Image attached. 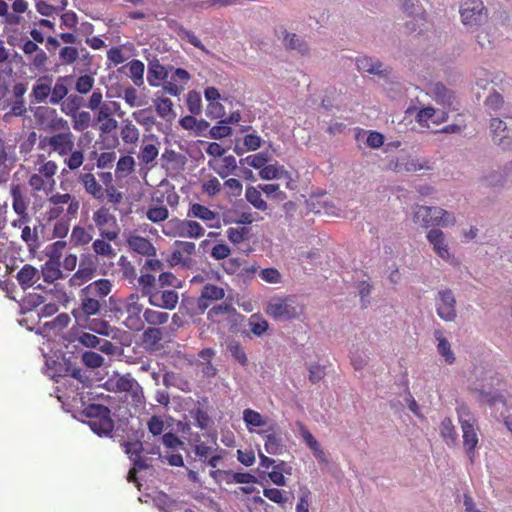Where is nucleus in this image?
I'll return each instance as SVG.
<instances>
[{
    "instance_id": "18",
    "label": "nucleus",
    "mask_w": 512,
    "mask_h": 512,
    "mask_svg": "<svg viewBox=\"0 0 512 512\" xmlns=\"http://www.w3.org/2000/svg\"><path fill=\"white\" fill-rule=\"evenodd\" d=\"M224 297L225 290L223 287L213 283H206L203 285L201 294L197 299V307L201 312H204L212 302L222 300Z\"/></svg>"
},
{
    "instance_id": "4",
    "label": "nucleus",
    "mask_w": 512,
    "mask_h": 512,
    "mask_svg": "<svg viewBox=\"0 0 512 512\" xmlns=\"http://www.w3.org/2000/svg\"><path fill=\"white\" fill-rule=\"evenodd\" d=\"M47 207L45 211V219L47 221L57 220L64 214V206L68 205L66 215L69 219H74L78 215L80 209L79 200L69 193H53L47 199Z\"/></svg>"
},
{
    "instance_id": "48",
    "label": "nucleus",
    "mask_w": 512,
    "mask_h": 512,
    "mask_svg": "<svg viewBox=\"0 0 512 512\" xmlns=\"http://www.w3.org/2000/svg\"><path fill=\"white\" fill-rule=\"evenodd\" d=\"M70 240L75 246H85L93 241V236L85 227L76 225L72 229Z\"/></svg>"
},
{
    "instance_id": "44",
    "label": "nucleus",
    "mask_w": 512,
    "mask_h": 512,
    "mask_svg": "<svg viewBox=\"0 0 512 512\" xmlns=\"http://www.w3.org/2000/svg\"><path fill=\"white\" fill-rule=\"evenodd\" d=\"M135 168V160L130 155L121 156L116 164L115 177L117 179L126 178Z\"/></svg>"
},
{
    "instance_id": "50",
    "label": "nucleus",
    "mask_w": 512,
    "mask_h": 512,
    "mask_svg": "<svg viewBox=\"0 0 512 512\" xmlns=\"http://www.w3.org/2000/svg\"><path fill=\"white\" fill-rule=\"evenodd\" d=\"M440 434L448 445H454L457 442L458 434L450 418H444L440 425Z\"/></svg>"
},
{
    "instance_id": "2",
    "label": "nucleus",
    "mask_w": 512,
    "mask_h": 512,
    "mask_svg": "<svg viewBox=\"0 0 512 512\" xmlns=\"http://www.w3.org/2000/svg\"><path fill=\"white\" fill-rule=\"evenodd\" d=\"M75 148V136L71 131L58 132L49 136L40 137L38 149L47 152V155L55 153L64 157V164L71 171L79 169L84 163V152Z\"/></svg>"
},
{
    "instance_id": "39",
    "label": "nucleus",
    "mask_w": 512,
    "mask_h": 512,
    "mask_svg": "<svg viewBox=\"0 0 512 512\" xmlns=\"http://www.w3.org/2000/svg\"><path fill=\"white\" fill-rule=\"evenodd\" d=\"M356 65L359 71L367 72L373 75H382L386 69H382L383 64L368 56H359L356 58Z\"/></svg>"
},
{
    "instance_id": "60",
    "label": "nucleus",
    "mask_w": 512,
    "mask_h": 512,
    "mask_svg": "<svg viewBox=\"0 0 512 512\" xmlns=\"http://www.w3.org/2000/svg\"><path fill=\"white\" fill-rule=\"evenodd\" d=\"M95 80L91 75H81L76 79L75 91L79 94L85 95L92 91Z\"/></svg>"
},
{
    "instance_id": "45",
    "label": "nucleus",
    "mask_w": 512,
    "mask_h": 512,
    "mask_svg": "<svg viewBox=\"0 0 512 512\" xmlns=\"http://www.w3.org/2000/svg\"><path fill=\"white\" fill-rule=\"evenodd\" d=\"M155 109L159 117L165 120H172L175 117L173 103L167 97H161L154 100Z\"/></svg>"
},
{
    "instance_id": "14",
    "label": "nucleus",
    "mask_w": 512,
    "mask_h": 512,
    "mask_svg": "<svg viewBox=\"0 0 512 512\" xmlns=\"http://www.w3.org/2000/svg\"><path fill=\"white\" fill-rule=\"evenodd\" d=\"M85 166L83 171L77 175V181L82 185L85 193L95 200L103 201L105 199L104 186L96 179L95 175Z\"/></svg>"
},
{
    "instance_id": "20",
    "label": "nucleus",
    "mask_w": 512,
    "mask_h": 512,
    "mask_svg": "<svg viewBox=\"0 0 512 512\" xmlns=\"http://www.w3.org/2000/svg\"><path fill=\"white\" fill-rule=\"evenodd\" d=\"M124 309L127 313V326L130 328H140L141 327V318L140 314L143 311V305L140 303V297L138 294L133 293L129 295L124 303Z\"/></svg>"
},
{
    "instance_id": "59",
    "label": "nucleus",
    "mask_w": 512,
    "mask_h": 512,
    "mask_svg": "<svg viewBox=\"0 0 512 512\" xmlns=\"http://www.w3.org/2000/svg\"><path fill=\"white\" fill-rule=\"evenodd\" d=\"M139 286L141 287L142 295L150 297V294H153L154 291H156L155 284H156V278L154 275L145 273L141 274V276L138 278Z\"/></svg>"
},
{
    "instance_id": "34",
    "label": "nucleus",
    "mask_w": 512,
    "mask_h": 512,
    "mask_svg": "<svg viewBox=\"0 0 512 512\" xmlns=\"http://www.w3.org/2000/svg\"><path fill=\"white\" fill-rule=\"evenodd\" d=\"M95 121L99 124V130L103 134L112 132L118 125L117 120L113 118V114H111V110L103 106L97 110Z\"/></svg>"
},
{
    "instance_id": "5",
    "label": "nucleus",
    "mask_w": 512,
    "mask_h": 512,
    "mask_svg": "<svg viewBox=\"0 0 512 512\" xmlns=\"http://www.w3.org/2000/svg\"><path fill=\"white\" fill-rule=\"evenodd\" d=\"M457 414L463 433V447L470 461L473 463L475 460V450L479 443L476 419L466 405L459 406L457 408Z\"/></svg>"
},
{
    "instance_id": "3",
    "label": "nucleus",
    "mask_w": 512,
    "mask_h": 512,
    "mask_svg": "<svg viewBox=\"0 0 512 512\" xmlns=\"http://www.w3.org/2000/svg\"><path fill=\"white\" fill-rule=\"evenodd\" d=\"M57 171L58 165L55 161L48 160L44 154H39L28 172V185L32 193L51 194L56 186Z\"/></svg>"
},
{
    "instance_id": "24",
    "label": "nucleus",
    "mask_w": 512,
    "mask_h": 512,
    "mask_svg": "<svg viewBox=\"0 0 512 512\" xmlns=\"http://www.w3.org/2000/svg\"><path fill=\"white\" fill-rule=\"evenodd\" d=\"M53 82L52 76L45 75L39 77L32 87L30 94L33 103H43L50 98L51 85Z\"/></svg>"
},
{
    "instance_id": "25",
    "label": "nucleus",
    "mask_w": 512,
    "mask_h": 512,
    "mask_svg": "<svg viewBox=\"0 0 512 512\" xmlns=\"http://www.w3.org/2000/svg\"><path fill=\"white\" fill-rule=\"evenodd\" d=\"M117 239H110L105 237H99L92 241L91 249L94 252L93 259L96 261L98 257L107 260H113L117 252L111 245V242H115Z\"/></svg>"
},
{
    "instance_id": "57",
    "label": "nucleus",
    "mask_w": 512,
    "mask_h": 512,
    "mask_svg": "<svg viewBox=\"0 0 512 512\" xmlns=\"http://www.w3.org/2000/svg\"><path fill=\"white\" fill-rule=\"evenodd\" d=\"M250 229L248 227H229L226 230V236L230 242L237 245L244 242L249 235Z\"/></svg>"
},
{
    "instance_id": "6",
    "label": "nucleus",
    "mask_w": 512,
    "mask_h": 512,
    "mask_svg": "<svg viewBox=\"0 0 512 512\" xmlns=\"http://www.w3.org/2000/svg\"><path fill=\"white\" fill-rule=\"evenodd\" d=\"M106 390L114 393H129L133 402L141 404L144 400L143 388L130 373L121 375L114 372L104 384Z\"/></svg>"
},
{
    "instance_id": "13",
    "label": "nucleus",
    "mask_w": 512,
    "mask_h": 512,
    "mask_svg": "<svg viewBox=\"0 0 512 512\" xmlns=\"http://www.w3.org/2000/svg\"><path fill=\"white\" fill-rule=\"evenodd\" d=\"M460 15L464 25H480L487 18V11L482 0H463Z\"/></svg>"
},
{
    "instance_id": "8",
    "label": "nucleus",
    "mask_w": 512,
    "mask_h": 512,
    "mask_svg": "<svg viewBox=\"0 0 512 512\" xmlns=\"http://www.w3.org/2000/svg\"><path fill=\"white\" fill-rule=\"evenodd\" d=\"M162 232L168 237L195 238L205 235V229L197 221L174 217L162 226Z\"/></svg>"
},
{
    "instance_id": "49",
    "label": "nucleus",
    "mask_w": 512,
    "mask_h": 512,
    "mask_svg": "<svg viewBox=\"0 0 512 512\" xmlns=\"http://www.w3.org/2000/svg\"><path fill=\"white\" fill-rule=\"evenodd\" d=\"M117 265L121 272L122 278L128 280L129 283H133L137 279L136 268L127 256L121 255L118 259Z\"/></svg>"
},
{
    "instance_id": "12",
    "label": "nucleus",
    "mask_w": 512,
    "mask_h": 512,
    "mask_svg": "<svg viewBox=\"0 0 512 512\" xmlns=\"http://www.w3.org/2000/svg\"><path fill=\"white\" fill-rule=\"evenodd\" d=\"M256 432L263 438L264 448L268 454L280 455L284 452L285 442L283 432L275 421H271L267 428Z\"/></svg>"
},
{
    "instance_id": "9",
    "label": "nucleus",
    "mask_w": 512,
    "mask_h": 512,
    "mask_svg": "<svg viewBox=\"0 0 512 512\" xmlns=\"http://www.w3.org/2000/svg\"><path fill=\"white\" fill-rule=\"evenodd\" d=\"M413 221L423 227L448 226L454 224L455 218L442 208L417 206L414 210Z\"/></svg>"
},
{
    "instance_id": "35",
    "label": "nucleus",
    "mask_w": 512,
    "mask_h": 512,
    "mask_svg": "<svg viewBox=\"0 0 512 512\" xmlns=\"http://www.w3.org/2000/svg\"><path fill=\"white\" fill-rule=\"evenodd\" d=\"M16 279L22 289L32 287L39 279V271L30 264H25L17 273Z\"/></svg>"
},
{
    "instance_id": "15",
    "label": "nucleus",
    "mask_w": 512,
    "mask_h": 512,
    "mask_svg": "<svg viewBox=\"0 0 512 512\" xmlns=\"http://www.w3.org/2000/svg\"><path fill=\"white\" fill-rule=\"evenodd\" d=\"M210 476L218 483L232 484H249L256 483L257 478L249 472H234L232 470H211Z\"/></svg>"
},
{
    "instance_id": "11",
    "label": "nucleus",
    "mask_w": 512,
    "mask_h": 512,
    "mask_svg": "<svg viewBox=\"0 0 512 512\" xmlns=\"http://www.w3.org/2000/svg\"><path fill=\"white\" fill-rule=\"evenodd\" d=\"M265 312L274 320L288 321L297 318L301 310L292 297H284L271 299Z\"/></svg>"
},
{
    "instance_id": "58",
    "label": "nucleus",
    "mask_w": 512,
    "mask_h": 512,
    "mask_svg": "<svg viewBox=\"0 0 512 512\" xmlns=\"http://www.w3.org/2000/svg\"><path fill=\"white\" fill-rule=\"evenodd\" d=\"M89 330L103 336H110L114 332V328L103 319H92L88 324Z\"/></svg>"
},
{
    "instance_id": "53",
    "label": "nucleus",
    "mask_w": 512,
    "mask_h": 512,
    "mask_svg": "<svg viewBox=\"0 0 512 512\" xmlns=\"http://www.w3.org/2000/svg\"><path fill=\"white\" fill-rule=\"evenodd\" d=\"M73 129L77 132H83L91 125V115L88 111H79L71 117Z\"/></svg>"
},
{
    "instance_id": "54",
    "label": "nucleus",
    "mask_w": 512,
    "mask_h": 512,
    "mask_svg": "<svg viewBox=\"0 0 512 512\" xmlns=\"http://www.w3.org/2000/svg\"><path fill=\"white\" fill-rule=\"evenodd\" d=\"M21 239L26 243L30 251L37 249L39 247V236L37 227L31 229L30 226H28V224L25 225L21 230Z\"/></svg>"
},
{
    "instance_id": "42",
    "label": "nucleus",
    "mask_w": 512,
    "mask_h": 512,
    "mask_svg": "<svg viewBox=\"0 0 512 512\" xmlns=\"http://www.w3.org/2000/svg\"><path fill=\"white\" fill-rule=\"evenodd\" d=\"M434 336L438 341V353L445 359L448 364H453L455 362V356L451 350V345L448 340L443 336V333L440 330H435Z\"/></svg>"
},
{
    "instance_id": "55",
    "label": "nucleus",
    "mask_w": 512,
    "mask_h": 512,
    "mask_svg": "<svg viewBox=\"0 0 512 512\" xmlns=\"http://www.w3.org/2000/svg\"><path fill=\"white\" fill-rule=\"evenodd\" d=\"M121 138L125 144H135L139 140V130L130 121L124 122L121 132Z\"/></svg>"
},
{
    "instance_id": "38",
    "label": "nucleus",
    "mask_w": 512,
    "mask_h": 512,
    "mask_svg": "<svg viewBox=\"0 0 512 512\" xmlns=\"http://www.w3.org/2000/svg\"><path fill=\"white\" fill-rule=\"evenodd\" d=\"M243 421L250 432H253L254 428L267 427L271 423L262 414L250 408L243 411Z\"/></svg>"
},
{
    "instance_id": "61",
    "label": "nucleus",
    "mask_w": 512,
    "mask_h": 512,
    "mask_svg": "<svg viewBox=\"0 0 512 512\" xmlns=\"http://www.w3.org/2000/svg\"><path fill=\"white\" fill-rule=\"evenodd\" d=\"M228 351L230 352L231 356L243 367L248 365V357L244 350V348L241 346L239 342H231L228 345Z\"/></svg>"
},
{
    "instance_id": "31",
    "label": "nucleus",
    "mask_w": 512,
    "mask_h": 512,
    "mask_svg": "<svg viewBox=\"0 0 512 512\" xmlns=\"http://www.w3.org/2000/svg\"><path fill=\"white\" fill-rule=\"evenodd\" d=\"M490 129L494 143L502 146L503 149H509L512 144V139L504 134L507 130L506 123L500 118H492L490 121Z\"/></svg>"
},
{
    "instance_id": "52",
    "label": "nucleus",
    "mask_w": 512,
    "mask_h": 512,
    "mask_svg": "<svg viewBox=\"0 0 512 512\" xmlns=\"http://www.w3.org/2000/svg\"><path fill=\"white\" fill-rule=\"evenodd\" d=\"M127 67L129 69V77L132 79L133 83L136 86H141L144 82V63L140 60L133 59L128 63Z\"/></svg>"
},
{
    "instance_id": "17",
    "label": "nucleus",
    "mask_w": 512,
    "mask_h": 512,
    "mask_svg": "<svg viewBox=\"0 0 512 512\" xmlns=\"http://www.w3.org/2000/svg\"><path fill=\"white\" fill-rule=\"evenodd\" d=\"M187 217L202 220L209 228H218L219 214L200 203H192L187 211Z\"/></svg>"
},
{
    "instance_id": "37",
    "label": "nucleus",
    "mask_w": 512,
    "mask_h": 512,
    "mask_svg": "<svg viewBox=\"0 0 512 512\" xmlns=\"http://www.w3.org/2000/svg\"><path fill=\"white\" fill-rule=\"evenodd\" d=\"M152 204L146 211V217L153 223H160L165 221L169 216L168 209L162 204L163 200L161 198H152Z\"/></svg>"
},
{
    "instance_id": "46",
    "label": "nucleus",
    "mask_w": 512,
    "mask_h": 512,
    "mask_svg": "<svg viewBox=\"0 0 512 512\" xmlns=\"http://www.w3.org/2000/svg\"><path fill=\"white\" fill-rule=\"evenodd\" d=\"M235 313L236 309L233 307L231 303L223 302L221 304L214 305L212 308H210L207 313V318L212 322H219V318L221 316H230Z\"/></svg>"
},
{
    "instance_id": "43",
    "label": "nucleus",
    "mask_w": 512,
    "mask_h": 512,
    "mask_svg": "<svg viewBox=\"0 0 512 512\" xmlns=\"http://www.w3.org/2000/svg\"><path fill=\"white\" fill-rule=\"evenodd\" d=\"M261 190L258 187L248 186L245 191L246 200L257 210L266 211L267 202L262 198Z\"/></svg>"
},
{
    "instance_id": "32",
    "label": "nucleus",
    "mask_w": 512,
    "mask_h": 512,
    "mask_svg": "<svg viewBox=\"0 0 512 512\" xmlns=\"http://www.w3.org/2000/svg\"><path fill=\"white\" fill-rule=\"evenodd\" d=\"M208 165L213 169L222 179L233 174L237 169L236 158L233 155L224 156L220 160L209 161Z\"/></svg>"
},
{
    "instance_id": "51",
    "label": "nucleus",
    "mask_w": 512,
    "mask_h": 512,
    "mask_svg": "<svg viewBox=\"0 0 512 512\" xmlns=\"http://www.w3.org/2000/svg\"><path fill=\"white\" fill-rule=\"evenodd\" d=\"M394 169L397 172H416L422 169H429L427 162L420 163L417 159L414 158H405L400 162H397Z\"/></svg>"
},
{
    "instance_id": "28",
    "label": "nucleus",
    "mask_w": 512,
    "mask_h": 512,
    "mask_svg": "<svg viewBox=\"0 0 512 512\" xmlns=\"http://www.w3.org/2000/svg\"><path fill=\"white\" fill-rule=\"evenodd\" d=\"M122 446L125 453L129 456L133 465L138 468V470L147 469L149 467L146 459L141 455L144 449L143 444L140 441L124 442Z\"/></svg>"
},
{
    "instance_id": "26",
    "label": "nucleus",
    "mask_w": 512,
    "mask_h": 512,
    "mask_svg": "<svg viewBox=\"0 0 512 512\" xmlns=\"http://www.w3.org/2000/svg\"><path fill=\"white\" fill-rule=\"evenodd\" d=\"M160 142L153 135L146 137L143 140L142 146L138 154V159L141 163L148 165L155 161L159 154Z\"/></svg>"
},
{
    "instance_id": "47",
    "label": "nucleus",
    "mask_w": 512,
    "mask_h": 512,
    "mask_svg": "<svg viewBox=\"0 0 512 512\" xmlns=\"http://www.w3.org/2000/svg\"><path fill=\"white\" fill-rule=\"evenodd\" d=\"M83 104L84 99L81 96L71 94L61 103V111L71 117L73 114L79 112Z\"/></svg>"
},
{
    "instance_id": "36",
    "label": "nucleus",
    "mask_w": 512,
    "mask_h": 512,
    "mask_svg": "<svg viewBox=\"0 0 512 512\" xmlns=\"http://www.w3.org/2000/svg\"><path fill=\"white\" fill-rule=\"evenodd\" d=\"M12 208L16 214L28 213V200L19 184H13L10 188Z\"/></svg>"
},
{
    "instance_id": "21",
    "label": "nucleus",
    "mask_w": 512,
    "mask_h": 512,
    "mask_svg": "<svg viewBox=\"0 0 512 512\" xmlns=\"http://www.w3.org/2000/svg\"><path fill=\"white\" fill-rule=\"evenodd\" d=\"M127 247L130 251L145 257H156L157 249L153 243L146 237L130 234L126 239Z\"/></svg>"
},
{
    "instance_id": "19",
    "label": "nucleus",
    "mask_w": 512,
    "mask_h": 512,
    "mask_svg": "<svg viewBox=\"0 0 512 512\" xmlns=\"http://www.w3.org/2000/svg\"><path fill=\"white\" fill-rule=\"evenodd\" d=\"M456 300L451 290L439 292L437 302V314L444 321H453L456 317Z\"/></svg>"
},
{
    "instance_id": "1",
    "label": "nucleus",
    "mask_w": 512,
    "mask_h": 512,
    "mask_svg": "<svg viewBox=\"0 0 512 512\" xmlns=\"http://www.w3.org/2000/svg\"><path fill=\"white\" fill-rule=\"evenodd\" d=\"M113 289V282L107 278H100L90 282L79 291V306L73 309L72 314L77 322L87 321L92 316L106 312L107 300Z\"/></svg>"
},
{
    "instance_id": "63",
    "label": "nucleus",
    "mask_w": 512,
    "mask_h": 512,
    "mask_svg": "<svg viewBox=\"0 0 512 512\" xmlns=\"http://www.w3.org/2000/svg\"><path fill=\"white\" fill-rule=\"evenodd\" d=\"M283 42L287 48L297 50L301 54L308 50L307 45L296 34L286 33Z\"/></svg>"
},
{
    "instance_id": "41",
    "label": "nucleus",
    "mask_w": 512,
    "mask_h": 512,
    "mask_svg": "<svg viewBox=\"0 0 512 512\" xmlns=\"http://www.w3.org/2000/svg\"><path fill=\"white\" fill-rule=\"evenodd\" d=\"M60 265V262L47 260L41 269L43 280L47 283H53L56 280L64 278V275L60 269Z\"/></svg>"
},
{
    "instance_id": "40",
    "label": "nucleus",
    "mask_w": 512,
    "mask_h": 512,
    "mask_svg": "<svg viewBox=\"0 0 512 512\" xmlns=\"http://www.w3.org/2000/svg\"><path fill=\"white\" fill-rule=\"evenodd\" d=\"M168 78V70L161 65L157 60L150 62L147 72V81L149 85L157 87L160 81Z\"/></svg>"
},
{
    "instance_id": "7",
    "label": "nucleus",
    "mask_w": 512,
    "mask_h": 512,
    "mask_svg": "<svg viewBox=\"0 0 512 512\" xmlns=\"http://www.w3.org/2000/svg\"><path fill=\"white\" fill-rule=\"evenodd\" d=\"M83 414L88 419L89 427L97 435L107 436L113 431L114 422L108 407L101 404H90L83 410Z\"/></svg>"
},
{
    "instance_id": "23",
    "label": "nucleus",
    "mask_w": 512,
    "mask_h": 512,
    "mask_svg": "<svg viewBox=\"0 0 512 512\" xmlns=\"http://www.w3.org/2000/svg\"><path fill=\"white\" fill-rule=\"evenodd\" d=\"M448 119V112L446 110H437L433 107H425L421 109L417 115V122L427 128L430 124H441Z\"/></svg>"
},
{
    "instance_id": "29",
    "label": "nucleus",
    "mask_w": 512,
    "mask_h": 512,
    "mask_svg": "<svg viewBox=\"0 0 512 512\" xmlns=\"http://www.w3.org/2000/svg\"><path fill=\"white\" fill-rule=\"evenodd\" d=\"M300 435L305 444L307 445V447L311 450L314 457L317 459V461L319 463L327 464L328 459L320 443L312 435V433L303 425L300 426Z\"/></svg>"
},
{
    "instance_id": "22",
    "label": "nucleus",
    "mask_w": 512,
    "mask_h": 512,
    "mask_svg": "<svg viewBox=\"0 0 512 512\" xmlns=\"http://www.w3.org/2000/svg\"><path fill=\"white\" fill-rule=\"evenodd\" d=\"M178 293L175 290L154 291L148 298L149 304L155 307L173 310L178 304Z\"/></svg>"
},
{
    "instance_id": "33",
    "label": "nucleus",
    "mask_w": 512,
    "mask_h": 512,
    "mask_svg": "<svg viewBox=\"0 0 512 512\" xmlns=\"http://www.w3.org/2000/svg\"><path fill=\"white\" fill-rule=\"evenodd\" d=\"M72 78V76H60L57 78L54 86H51V93L49 98V103L52 105H57L62 103L66 97H68V81Z\"/></svg>"
},
{
    "instance_id": "30",
    "label": "nucleus",
    "mask_w": 512,
    "mask_h": 512,
    "mask_svg": "<svg viewBox=\"0 0 512 512\" xmlns=\"http://www.w3.org/2000/svg\"><path fill=\"white\" fill-rule=\"evenodd\" d=\"M300 435L305 444L307 445V447L311 450L314 457L317 459V461L319 463L327 464L328 459L320 443L312 435V433L303 425L300 426Z\"/></svg>"
},
{
    "instance_id": "62",
    "label": "nucleus",
    "mask_w": 512,
    "mask_h": 512,
    "mask_svg": "<svg viewBox=\"0 0 512 512\" xmlns=\"http://www.w3.org/2000/svg\"><path fill=\"white\" fill-rule=\"evenodd\" d=\"M121 97L130 107H140L144 104L142 97L138 94V91L132 86L126 87L123 90V94Z\"/></svg>"
},
{
    "instance_id": "16",
    "label": "nucleus",
    "mask_w": 512,
    "mask_h": 512,
    "mask_svg": "<svg viewBox=\"0 0 512 512\" xmlns=\"http://www.w3.org/2000/svg\"><path fill=\"white\" fill-rule=\"evenodd\" d=\"M97 272L96 261L93 256H83L80 260L78 270L69 279L71 286H82L84 283L90 281Z\"/></svg>"
},
{
    "instance_id": "64",
    "label": "nucleus",
    "mask_w": 512,
    "mask_h": 512,
    "mask_svg": "<svg viewBox=\"0 0 512 512\" xmlns=\"http://www.w3.org/2000/svg\"><path fill=\"white\" fill-rule=\"evenodd\" d=\"M434 94L437 102L447 106L452 104L453 94L443 84L438 83L435 85Z\"/></svg>"
},
{
    "instance_id": "10",
    "label": "nucleus",
    "mask_w": 512,
    "mask_h": 512,
    "mask_svg": "<svg viewBox=\"0 0 512 512\" xmlns=\"http://www.w3.org/2000/svg\"><path fill=\"white\" fill-rule=\"evenodd\" d=\"M92 220L95 227L98 229L100 237L110 239L119 238L121 227L116 216L111 213L108 207L103 205L96 209L92 214Z\"/></svg>"
},
{
    "instance_id": "27",
    "label": "nucleus",
    "mask_w": 512,
    "mask_h": 512,
    "mask_svg": "<svg viewBox=\"0 0 512 512\" xmlns=\"http://www.w3.org/2000/svg\"><path fill=\"white\" fill-rule=\"evenodd\" d=\"M427 240L433 246L434 252L443 260H449L451 254L445 240L444 233L439 229H431L428 231Z\"/></svg>"
},
{
    "instance_id": "56",
    "label": "nucleus",
    "mask_w": 512,
    "mask_h": 512,
    "mask_svg": "<svg viewBox=\"0 0 512 512\" xmlns=\"http://www.w3.org/2000/svg\"><path fill=\"white\" fill-rule=\"evenodd\" d=\"M143 317L148 324L158 326L167 323L169 314L167 312L146 309L143 312Z\"/></svg>"
}]
</instances>
